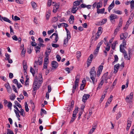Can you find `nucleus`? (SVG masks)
Returning <instances> with one entry per match:
<instances>
[{
  "label": "nucleus",
  "mask_w": 134,
  "mask_h": 134,
  "mask_svg": "<svg viewBox=\"0 0 134 134\" xmlns=\"http://www.w3.org/2000/svg\"><path fill=\"white\" fill-rule=\"evenodd\" d=\"M25 110L26 112H28L29 111V109L28 108L27 104V102L25 103Z\"/></svg>",
  "instance_id": "obj_44"
},
{
  "label": "nucleus",
  "mask_w": 134,
  "mask_h": 134,
  "mask_svg": "<svg viewBox=\"0 0 134 134\" xmlns=\"http://www.w3.org/2000/svg\"><path fill=\"white\" fill-rule=\"evenodd\" d=\"M78 9V8H77V6L73 5L71 10V12L73 13H75Z\"/></svg>",
  "instance_id": "obj_17"
},
{
  "label": "nucleus",
  "mask_w": 134,
  "mask_h": 134,
  "mask_svg": "<svg viewBox=\"0 0 134 134\" xmlns=\"http://www.w3.org/2000/svg\"><path fill=\"white\" fill-rule=\"evenodd\" d=\"M0 20L2 21L3 20L5 21L8 22L10 24H12V21L9 19L5 17H2L1 15L0 16Z\"/></svg>",
  "instance_id": "obj_7"
},
{
  "label": "nucleus",
  "mask_w": 134,
  "mask_h": 134,
  "mask_svg": "<svg viewBox=\"0 0 134 134\" xmlns=\"http://www.w3.org/2000/svg\"><path fill=\"white\" fill-rule=\"evenodd\" d=\"M13 39L15 41H17L18 40V38L16 35H14L12 37Z\"/></svg>",
  "instance_id": "obj_61"
},
{
  "label": "nucleus",
  "mask_w": 134,
  "mask_h": 134,
  "mask_svg": "<svg viewBox=\"0 0 134 134\" xmlns=\"http://www.w3.org/2000/svg\"><path fill=\"white\" fill-rule=\"evenodd\" d=\"M93 56L92 54H91L89 57L88 58L87 60V65L88 66H90L91 63L92 59L93 58Z\"/></svg>",
  "instance_id": "obj_4"
},
{
  "label": "nucleus",
  "mask_w": 134,
  "mask_h": 134,
  "mask_svg": "<svg viewBox=\"0 0 134 134\" xmlns=\"http://www.w3.org/2000/svg\"><path fill=\"white\" fill-rule=\"evenodd\" d=\"M121 113L120 112H119L117 114V116H116V119L118 120L120 117H121Z\"/></svg>",
  "instance_id": "obj_41"
},
{
  "label": "nucleus",
  "mask_w": 134,
  "mask_h": 134,
  "mask_svg": "<svg viewBox=\"0 0 134 134\" xmlns=\"http://www.w3.org/2000/svg\"><path fill=\"white\" fill-rule=\"evenodd\" d=\"M9 28L10 29V34L12 35H13L14 34V32L12 27V26H9Z\"/></svg>",
  "instance_id": "obj_47"
},
{
  "label": "nucleus",
  "mask_w": 134,
  "mask_h": 134,
  "mask_svg": "<svg viewBox=\"0 0 134 134\" xmlns=\"http://www.w3.org/2000/svg\"><path fill=\"white\" fill-rule=\"evenodd\" d=\"M14 103L16 105V106H17L19 108H21V105L19 103V102L17 101H14Z\"/></svg>",
  "instance_id": "obj_39"
},
{
  "label": "nucleus",
  "mask_w": 134,
  "mask_h": 134,
  "mask_svg": "<svg viewBox=\"0 0 134 134\" xmlns=\"http://www.w3.org/2000/svg\"><path fill=\"white\" fill-rule=\"evenodd\" d=\"M58 20V18L56 17H53L52 20V22L55 23Z\"/></svg>",
  "instance_id": "obj_45"
},
{
  "label": "nucleus",
  "mask_w": 134,
  "mask_h": 134,
  "mask_svg": "<svg viewBox=\"0 0 134 134\" xmlns=\"http://www.w3.org/2000/svg\"><path fill=\"white\" fill-rule=\"evenodd\" d=\"M116 42L117 41H116L115 42H114L112 44L111 47L113 50H114L115 49L116 43H116Z\"/></svg>",
  "instance_id": "obj_43"
},
{
  "label": "nucleus",
  "mask_w": 134,
  "mask_h": 134,
  "mask_svg": "<svg viewBox=\"0 0 134 134\" xmlns=\"http://www.w3.org/2000/svg\"><path fill=\"white\" fill-rule=\"evenodd\" d=\"M7 134H14L13 131L9 129L7 130Z\"/></svg>",
  "instance_id": "obj_49"
},
{
  "label": "nucleus",
  "mask_w": 134,
  "mask_h": 134,
  "mask_svg": "<svg viewBox=\"0 0 134 134\" xmlns=\"http://www.w3.org/2000/svg\"><path fill=\"white\" fill-rule=\"evenodd\" d=\"M20 111L19 110L18 111L20 114V115H22L24 117L25 116V114L24 112V110L23 109L21 108V109L20 110Z\"/></svg>",
  "instance_id": "obj_28"
},
{
  "label": "nucleus",
  "mask_w": 134,
  "mask_h": 134,
  "mask_svg": "<svg viewBox=\"0 0 134 134\" xmlns=\"http://www.w3.org/2000/svg\"><path fill=\"white\" fill-rule=\"evenodd\" d=\"M38 63H39V65H41L43 63V60L42 57H40L38 58Z\"/></svg>",
  "instance_id": "obj_30"
},
{
  "label": "nucleus",
  "mask_w": 134,
  "mask_h": 134,
  "mask_svg": "<svg viewBox=\"0 0 134 134\" xmlns=\"http://www.w3.org/2000/svg\"><path fill=\"white\" fill-rule=\"evenodd\" d=\"M122 46V44H121L120 46V52L122 53H124L125 52H126L125 49L123 48H121V46Z\"/></svg>",
  "instance_id": "obj_40"
},
{
  "label": "nucleus",
  "mask_w": 134,
  "mask_h": 134,
  "mask_svg": "<svg viewBox=\"0 0 134 134\" xmlns=\"http://www.w3.org/2000/svg\"><path fill=\"white\" fill-rule=\"evenodd\" d=\"M30 72L32 73L33 75L35 74V71L34 69H33L31 67H30Z\"/></svg>",
  "instance_id": "obj_53"
},
{
  "label": "nucleus",
  "mask_w": 134,
  "mask_h": 134,
  "mask_svg": "<svg viewBox=\"0 0 134 134\" xmlns=\"http://www.w3.org/2000/svg\"><path fill=\"white\" fill-rule=\"evenodd\" d=\"M14 112L15 113L16 115V116L17 117H20V116L19 115V112L17 111L16 110H14Z\"/></svg>",
  "instance_id": "obj_48"
},
{
  "label": "nucleus",
  "mask_w": 134,
  "mask_h": 134,
  "mask_svg": "<svg viewBox=\"0 0 134 134\" xmlns=\"http://www.w3.org/2000/svg\"><path fill=\"white\" fill-rule=\"evenodd\" d=\"M110 20L111 22L112 21L114 20L115 19H117L118 18V16L115 14H112L110 16Z\"/></svg>",
  "instance_id": "obj_10"
},
{
  "label": "nucleus",
  "mask_w": 134,
  "mask_h": 134,
  "mask_svg": "<svg viewBox=\"0 0 134 134\" xmlns=\"http://www.w3.org/2000/svg\"><path fill=\"white\" fill-rule=\"evenodd\" d=\"M80 1H76L74 2L73 5H74L77 6L79 5L80 4Z\"/></svg>",
  "instance_id": "obj_35"
},
{
  "label": "nucleus",
  "mask_w": 134,
  "mask_h": 134,
  "mask_svg": "<svg viewBox=\"0 0 134 134\" xmlns=\"http://www.w3.org/2000/svg\"><path fill=\"white\" fill-rule=\"evenodd\" d=\"M119 29L116 27L114 30V34L115 35H116L117 33V32L119 31Z\"/></svg>",
  "instance_id": "obj_51"
},
{
  "label": "nucleus",
  "mask_w": 134,
  "mask_h": 134,
  "mask_svg": "<svg viewBox=\"0 0 134 134\" xmlns=\"http://www.w3.org/2000/svg\"><path fill=\"white\" fill-rule=\"evenodd\" d=\"M78 83H75V85H74L72 87V92L73 93H74L75 92V90L76 88V87L78 86Z\"/></svg>",
  "instance_id": "obj_26"
},
{
  "label": "nucleus",
  "mask_w": 134,
  "mask_h": 134,
  "mask_svg": "<svg viewBox=\"0 0 134 134\" xmlns=\"http://www.w3.org/2000/svg\"><path fill=\"white\" fill-rule=\"evenodd\" d=\"M76 56L77 58H79L81 57V52H77L76 54Z\"/></svg>",
  "instance_id": "obj_52"
},
{
  "label": "nucleus",
  "mask_w": 134,
  "mask_h": 134,
  "mask_svg": "<svg viewBox=\"0 0 134 134\" xmlns=\"http://www.w3.org/2000/svg\"><path fill=\"white\" fill-rule=\"evenodd\" d=\"M7 106L9 108L10 110H12V104L10 102H8V104L7 105Z\"/></svg>",
  "instance_id": "obj_46"
},
{
  "label": "nucleus",
  "mask_w": 134,
  "mask_h": 134,
  "mask_svg": "<svg viewBox=\"0 0 134 134\" xmlns=\"http://www.w3.org/2000/svg\"><path fill=\"white\" fill-rule=\"evenodd\" d=\"M13 19L15 21L19 20H20V18L17 16H15Z\"/></svg>",
  "instance_id": "obj_60"
},
{
  "label": "nucleus",
  "mask_w": 134,
  "mask_h": 134,
  "mask_svg": "<svg viewBox=\"0 0 134 134\" xmlns=\"http://www.w3.org/2000/svg\"><path fill=\"white\" fill-rule=\"evenodd\" d=\"M5 59L6 60H8V59L10 58V56L9 54H8V53H6L5 54Z\"/></svg>",
  "instance_id": "obj_50"
},
{
  "label": "nucleus",
  "mask_w": 134,
  "mask_h": 134,
  "mask_svg": "<svg viewBox=\"0 0 134 134\" xmlns=\"http://www.w3.org/2000/svg\"><path fill=\"white\" fill-rule=\"evenodd\" d=\"M55 6L54 7L53 10V12L55 13L57 11V10L58 9L59 7V5H58L55 4Z\"/></svg>",
  "instance_id": "obj_32"
},
{
  "label": "nucleus",
  "mask_w": 134,
  "mask_h": 134,
  "mask_svg": "<svg viewBox=\"0 0 134 134\" xmlns=\"http://www.w3.org/2000/svg\"><path fill=\"white\" fill-rule=\"evenodd\" d=\"M74 104V101L73 100H72L71 103V105L69 106V108H68L67 111L69 112H70L73 110Z\"/></svg>",
  "instance_id": "obj_8"
},
{
  "label": "nucleus",
  "mask_w": 134,
  "mask_h": 134,
  "mask_svg": "<svg viewBox=\"0 0 134 134\" xmlns=\"http://www.w3.org/2000/svg\"><path fill=\"white\" fill-rule=\"evenodd\" d=\"M120 65L119 64H117L115 65L114 66V72L116 73L118 71Z\"/></svg>",
  "instance_id": "obj_13"
},
{
  "label": "nucleus",
  "mask_w": 134,
  "mask_h": 134,
  "mask_svg": "<svg viewBox=\"0 0 134 134\" xmlns=\"http://www.w3.org/2000/svg\"><path fill=\"white\" fill-rule=\"evenodd\" d=\"M52 47L55 48H57L59 47V45L58 44L53 43H52Z\"/></svg>",
  "instance_id": "obj_59"
},
{
  "label": "nucleus",
  "mask_w": 134,
  "mask_h": 134,
  "mask_svg": "<svg viewBox=\"0 0 134 134\" xmlns=\"http://www.w3.org/2000/svg\"><path fill=\"white\" fill-rule=\"evenodd\" d=\"M56 58L57 59V61L58 62L60 61L61 60V58L59 55H57L56 56Z\"/></svg>",
  "instance_id": "obj_57"
},
{
  "label": "nucleus",
  "mask_w": 134,
  "mask_h": 134,
  "mask_svg": "<svg viewBox=\"0 0 134 134\" xmlns=\"http://www.w3.org/2000/svg\"><path fill=\"white\" fill-rule=\"evenodd\" d=\"M58 26L59 28H60L62 26H64L65 27H68L69 26V25L67 23H62L60 24L59 25H58Z\"/></svg>",
  "instance_id": "obj_20"
},
{
  "label": "nucleus",
  "mask_w": 134,
  "mask_h": 134,
  "mask_svg": "<svg viewBox=\"0 0 134 134\" xmlns=\"http://www.w3.org/2000/svg\"><path fill=\"white\" fill-rule=\"evenodd\" d=\"M78 107L76 108L74 111L73 114L76 115L78 111Z\"/></svg>",
  "instance_id": "obj_56"
},
{
  "label": "nucleus",
  "mask_w": 134,
  "mask_h": 134,
  "mask_svg": "<svg viewBox=\"0 0 134 134\" xmlns=\"http://www.w3.org/2000/svg\"><path fill=\"white\" fill-rule=\"evenodd\" d=\"M69 38H66L64 41V44H65L68 42Z\"/></svg>",
  "instance_id": "obj_63"
},
{
  "label": "nucleus",
  "mask_w": 134,
  "mask_h": 134,
  "mask_svg": "<svg viewBox=\"0 0 134 134\" xmlns=\"http://www.w3.org/2000/svg\"><path fill=\"white\" fill-rule=\"evenodd\" d=\"M51 11L50 10H48L46 13V19L47 20L49 19L51 15Z\"/></svg>",
  "instance_id": "obj_25"
},
{
  "label": "nucleus",
  "mask_w": 134,
  "mask_h": 134,
  "mask_svg": "<svg viewBox=\"0 0 134 134\" xmlns=\"http://www.w3.org/2000/svg\"><path fill=\"white\" fill-rule=\"evenodd\" d=\"M108 75V72H107L104 74L103 75L102 79L104 81V80H107L108 78H107V76Z\"/></svg>",
  "instance_id": "obj_19"
},
{
  "label": "nucleus",
  "mask_w": 134,
  "mask_h": 134,
  "mask_svg": "<svg viewBox=\"0 0 134 134\" xmlns=\"http://www.w3.org/2000/svg\"><path fill=\"white\" fill-rule=\"evenodd\" d=\"M105 11V8H103L101 9H98L97 10V13L98 14H103Z\"/></svg>",
  "instance_id": "obj_22"
},
{
  "label": "nucleus",
  "mask_w": 134,
  "mask_h": 134,
  "mask_svg": "<svg viewBox=\"0 0 134 134\" xmlns=\"http://www.w3.org/2000/svg\"><path fill=\"white\" fill-rule=\"evenodd\" d=\"M48 50L46 51L45 53L46 55V57H48L51 53V50L52 48L51 47H49V48H47Z\"/></svg>",
  "instance_id": "obj_15"
},
{
  "label": "nucleus",
  "mask_w": 134,
  "mask_h": 134,
  "mask_svg": "<svg viewBox=\"0 0 134 134\" xmlns=\"http://www.w3.org/2000/svg\"><path fill=\"white\" fill-rule=\"evenodd\" d=\"M103 43V41H101L98 44L96 48L94 51L93 54L94 55H97L99 52V48L101 45Z\"/></svg>",
  "instance_id": "obj_3"
},
{
  "label": "nucleus",
  "mask_w": 134,
  "mask_h": 134,
  "mask_svg": "<svg viewBox=\"0 0 134 134\" xmlns=\"http://www.w3.org/2000/svg\"><path fill=\"white\" fill-rule=\"evenodd\" d=\"M132 120V119H128L127 121V127L126 129L127 130H129L130 127L131 126V122Z\"/></svg>",
  "instance_id": "obj_9"
},
{
  "label": "nucleus",
  "mask_w": 134,
  "mask_h": 134,
  "mask_svg": "<svg viewBox=\"0 0 134 134\" xmlns=\"http://www.w3.org/2000/svg\"><path fill=\"white\" fill-rule=\"evenodd\" d=\"M65 70L67 71L68 74H69L70 72V70L69 68L67 67L65 68Z\"/></svg>",
  "instance_id": "obj_62"
},
{
  "label": "nucleus",
  "mask_w": 134,
  "mask_h": 134,
  "mask_svg": "<svg viewBox=\"0 0 134 134\" xmlns=\"http://www.w3.org/2000/svg\"><path fill=\"white\" fill-rule=\"evenodd\" d=\"M126 45V41L125 40H123L122 42V46L124 47Z\"/></svg>",
  "instance_id": "obj_64"
},
{
  "label": "nucleus",
  "mask_w": 134,
  "mask_h": 134,
  "mask_svg": "<svg viewBox=\"0 0 134 134\" xmlns=\"http://www.w3.org/2000/svg\"><path fill=\"white\" fill-rule=\"evenodd\" d=\"M122 22L123 21L122 18H120V19L119 23L118 26L117 27V28L120 29L122 26Z\"/></svg>",
  "instance_id": "obj_18"
},
{
  "label": "nucleus",
  "mask_w": 134,
  "mask_h": 134,
  "mask_svg": "<svg viewBox=\"0 0 134 134\" xmlns=\"http://www.w3.org/2000/svg\"><path fill=\"white\" fill-rule=\"evenodd\" d=\"M113 13H115L116 14L121 15L122 14V11H121L119 10H114L113 12Z\"/></svg>",
  "instance_id": "obj_34"
},
{
  "label": "nucleus",
  "mask_w": 134,
  "mask_h": 134,
  "mask_svg": "<svg viewBox=\"0 0 134 134\" xmlns=\"http://www.w3.org/2000/svg\"><path fill=\"white\" fill-rule=\"evenodd\" d=\"M31 4L32 8L34 10H36V9L37 5L36 4L34 1L31 2Z\"/></svg>",
  "instance_id": "obj_24"
},
{
  "label": "nucleus",
  "mask_w": 134,
  "mask_h": 134,
  "mask_svg": "<svg viewBox=\"0 0 134 134\" xmlns=\"http://www.w3.org/2000/svg\"><path fill=\"white\" fill-rule=\"evenodd\" d=\"M131 21L129 20H128L127 22V24L124 27V29H127L129 26V25L131 23Z\"/></svg>",
  "instance_id": "obj_33"
},
{
  "label": "nucleus",
  "mask_w": 134,
  "mask_h": 134,
  "mask_svg": "<svg viewBox=\"0 0 134 134\" xmlns=\"http://www.w3.org/2000/svg\"><path fill=\"white\" fill-rule=\"evenodd\" d=\"M38 78V81L39 82V83L38 82V77L37 76L35 77L34 80L33 85V92L35 93L36 92V90L40 88V86L39 84H41L43 82L42 76L41 74H39Z\"/></svg>",
  "instance_id": "obj_1"
},
{
  "label": "nucleus",
  "mask_w": 134,
  "mask_h": 134,
  "mask_svg": "<svg viewBox=\"0 0 134 134\" xmlns=\"http://www.w3.org/2000/svg\"><path fill=\"white\" fill-rule=\"evenodd\" d=\"M90 79L92 80L93 84L94 85L97 82V80L96 79V72L95 70L94 67H93L90 70Z\"/></svg>",
  "instance_id": "obj_2"
},
{
  "label": "nucleus",
  "mask_w": 134,
  "mask_h": 134,
  "mask_svg": "<svg viewBox=\"0 0 134 134\" xmlns=\"http://www.w3.org/2000/svg\"><path fill=\"white\" fill-rule=\"evenodd\" d=\"M26 52V49H24V48L23 49H22L21 53V55H23V57H24L25 56V54Z\"/></svg>",
  "instance_id": "obj_42"
},
{
  "label": "nucleus",
  "mask_w": 134,
  "mask_h": 134,
  "mask_svg": "<svg viewBox=\"0 0 134 134\" xmlns=\"http://www.w3.org/2000/svg\"><path fill=\"white\" fill-rule=\"evenodd\" d=\"M80 78V75L79 74L77 75V76L75 77V83H78L79 81Z\"/></svg>",
  "instance_id": "obj_29"
},
{
  "label": "nucleus",
  "mask_w": 134,
  "mask_h": 134,
  "mask_svg": "<svg viewBox=\"0 0 134 134\" xmlns=\"http://www.w3.org/2000/svg\"><path fill=\"white\" fill-rule=\"evenodd\" d=\"M133 97L127 96L126 98V101L127 102L130 103L131 102V100L133 98Z\"/></svg>",
  "instance_id": "obj_21"
},
{
  "label": "nucleus",
  "mask_w": 134,
  "mask_h": 134,
  "mask_svg": "<svg viewBox=\"0 0 134 134\" xmlns=\"http://www.w3.org/2000/svg\"><path fill=\"white\" fill-rule=\"evenodd\" d=\"M114 6V0L108 8V10L109 12H110V10L113 8Z\"/></svg>",
  "instance_id": "obj_14"
},
{
  "label": "nucleus",
  "mask_w": 134,
  "mask_h": 134,
  "mask_svg": "<svg viewBox=\"0 0 134 134\" xmlns=\"http://www.w3.org/2000/svg\"><path fill=\"white\" fill-rule=\"evenodd\" d=\"M120 40H125L127 37V34L126 33L121 34L120 35Z\"/></svg>",
  "instance_id": "obj_12"
},
{
  "label": "nucleus",
  "mask_w": 134,
  "mask_h": 134,
  "mask_svg": "<svg viewBox=\"0 0 134 134\" xmlns=\"http://www.w3.org/2000/svg\"><path fill=\"white\" fill-rule=\"evenodd\" d=\"M102 1H100L99 2L97 3L96 8L98 9L99 8L101 7L102 5Z\"/></svg>",
  "instance_id": "obj_27"
},
{
  "label": "nucleus",
  "mask_w": 134,
  "mask_h": 134,
  "mask_svg": "<svg viewBox=\"0 0 134 134\" xmlns=\"http://www.w3.org/2000/svg\"><path fill=\"white\" fill-rule=\"evenodd\" d=\"M23 67L24 71H26L27 70V66L26 62L25 61H23Z\"/></svg>",
  "instance_id": "obj_23"
},
{
  "label": "nucleus",
  "mask_w": 134,
  "mask_h": 134,
  "mask_svg": "<svg viewBox=\"0 0 134 134\" xmlns=\"http://www.w3.org/2000/svg\"><path fill=\"white\" fill-rule=\"evenodd\" d=\"M67 33V38H69L70 39L71 37V35L70 32L69 31L66 32Z\"/></svg>",
  "instance_id": "obj_54"
},
{
  "label": "nucleus",
  "mask_w": 134,
  "mask_h": 134,
  "mask_svg": "<svg viewBox=\"0 0 134 134\" xmlns=\"http://www.w3.org/2000/svg\"><path fill=\"white\" fill-rule=\"evenodd\" d=\"M15 95L14 94H13L12 96L10 97V99L12 100H13L15 98Z\"/></svg>",
  "instance_id": "obj_55"
},
{
  "label": "nucleus",
  "mask_w": 134,
  "mask_h": 134,
  "mask_svg": "<svg viewBox=\"0 0 134 134\" xmlns=\"http://www.w3.org/2000/svg\"><path fill=\"white\" fill-rule=\"evenodd\" d=\"M107 21V19L105 18L103 19L101 21H99L98 23V25H102L105 24Z\"/></svg>",
  "instance_id": "obj_16"
},
{
  "label": "nucleus",
  "mask_w": 134,
  "mask_h": 134,
  "mask_svg": "<svg viewBox=\"0 0 134 134\" xmlns=\"http://www.w3.org/2000/svg\"><path fill=\"white\" fill-rule=\"evenodd\" d=\"M5 86L7 89L8 92L9 93H11L12 91V90L11 88L9 85V83L7 82V83L4 85Z\"/></svg>",
  "instance_id": "obj_5"
},
{
  "label": "nucleus",
  "mask_w": 134,
  "mask_h": 134,
  "mask_svg": "<svg viewBox=\"0 0 134 134\" xmlns=\"http://www.w3.org/2000/svg\"><path fill=\"white\" fill-rule=\"evenodd\" d=\"M102 28L101 27H98V31L97 34L101 35L102 32Z\"/></svg>",
  "instance_id": "obj_38"
},
{
  "label": "nucleus",
  "mask_w": 134,
  "mask_h": 134,
  "mask_svg": "<svg viewBox=\"0 0 134 134\" xmlns=\"http://www.w3.org/2000/svg\"><path fill=\"white\" fill-rule=\"evenodd\" d=\"M131 10L132 11L134 8V1L132 0L130 2Z\"/></svg>",
  "instance_id": "obj_31"
},
{
  "label": "nucleus",
  "mask_w": 134,
  "mask_h": 134,
  "mask_svg": "<svg viewBox=\"0 0 134 134\" xmlns=\"http://www.w3.org/2000/svg\"><path fill=\"white\" fill-rule=\"evenodd\" d=\"M52 68L56 69L58 66V63L56 61H53L52 62Z\"/></svg>",
  "instance_id": "obj_11"
},
{
  "label": "nucleus",
  "mask_w": 134,
  "mask_h": 134,
  "mask_svg": "<svg viewBox=\"0 0 134 134\" xmlns=\"http://www.w3.org/2000/svg\"><path fill=\"white\" fill-rule=\"evenodd\" d=\"M40 48L38 46H37L35 47V50L36 53L40 52Z\"/></svg>",
  "instance_id": "obj_36"
},
{
  "label": "nucleus",
  "mask_w": 134,
  "mask_h": 134,
  "mask_svg": "<svg viewBox=\"0 0 134 134\" xmlns=\"http://www.w3.org/2000/svg\"><path fill=\"white\" fill-rule=\"evenodd\" d=\"M90 95L89 94H84L82 97V101L84 103H85L87 99L89 97Z\"/></svg>",
  "instance_id": "obj_6"
},
{
  "label": "nucleus",
  "mask_w": 134,
  "mask_h": 134,
  "mask_svg": "<svg viewBox=\"0 0 134 134\" xmlns=\"http://www.w3.org/2000/svg\"><path fill=\"white\" fill-rule=\"evenodd\" d=\"M113 96L112 95H111L110 98L108 99L107 102L108 104H110L111 102L113 99Z\"/></svg>",
  "instance_id": "obj_37"
},
{
  "label": "nucleus",
  "mask_w": 134,
  "mask_h": 134,
  "mask_svg": "<svg viewBox=\"0 0 134 134\" xmlns=\"http://www.w3.org/2000/svg\"><path fill=\"white\" fill-rule=\"evenodd\" d=\"M48 58L49 56L48 57H46L44 59V63L48 64Z\"/></svg>",
  "instance_id": "obj_58"
}]
</instances>
